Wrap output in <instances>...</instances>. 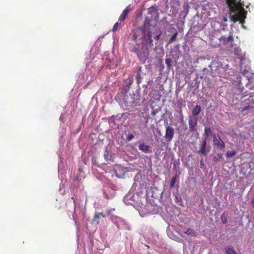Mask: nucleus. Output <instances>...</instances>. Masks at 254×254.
<instances>
[{"label": "nucleus", "instance_id": "nucleus-1", "mask_svg": "<svg viewBox=\"0 0 254 254\" xmlns=\"http://www.w3.org/2000/svg\"><path fill=\"white\" fill-rule=\"evenodd\" d=\"M137 48L134 47L132 49H130V51L135 53L139 61L142 64H144L149 57L148 48L145 44H142L141 46L137 45Z\"/></svg>", "mask_w": 254, "mask_h": 254}, {"label": "nucleus", "instance_id": "nucleus-2", "mask_svg": "<svg viewBox=\"0 0 254 254\" xmlns=\"http://www.w3.org/2000/svg\"><path fill=\"white\" fill-rule=\"evenodd\" d=\"M147 37L150 41H152V35L150 31L146 32L145 27L138 28L135 29L133 31V35L131 37L133 41H136L137 40H140Z\"/></svg>", "mask_w": 254, "mask_h": 254}, {"label": "nucleus", "instance_id": "nucleus-3", "mask_svg": "<svg viewBox=\"0 0 254 254\" xmlns=\"http://www.w3.org/2000/svg\"><path fill=\"white\" fill-rule=\"evenodd\" d=\"M254 93H252L249 95L248 99H245L243 103L242 110L245 111L247 109L252 108L254 106Z\"/></svg>", "mask_w": 254, "mask_h": 254}, {"label": "nucleus", "instance_id": "nucleus-4", "mask_svg": "<svg viewBox=\"0 0 254 254\" xmlns=\"http://www.w3.org/2000/svg\"><path fill=\"white\" fill-rule=\"evenodd\" d=\"M244 6V3H243V5H242V6H238L236 5V7H237V9L233 12H235L237 11H240L237 14L238 19H239L238 21L242 24H243L245 19L246 18V13L247 12L245 10L243 6Z\"/></svg>", "mask_w": 254, "mask_h": 254}, {"label": "nucleus", "instance_id": "nucleus-5", "mask_svg": "<svg viewBox=\"0 0 254 254\" xmlns=\"http://www.w3.org/2000/svg\"><path fill=\"white\" fill-rule=\"evenodd\" d=\"M227 4L228 5L230 10L231 12H234L237 9L236 6H242L243 5L244 2H242L241 0H226Z\"/></svg>", "mask_w": 254, "mask_h": 254}, {"label": "nucleus", "instance_id": "nucleus-6", "mask_svg": "<svg viewBox=\"0 0 254 254\" xmlns=\"http://www.w3.org/2000/svg\"><path fill=\"white\" fill-rule=\"evenodd\" d=\"M174 135V128L170 126L166 127L165 137L166 139L170 141L172 140Z\"/></svg>", "mask_w": 254, "mask_h": 254}, {"label": "nucleus", "instance_id": "nucleus-7", "mask_svg": "<svg viewBox=\"0 0 254 254\" xmlns=\"http://www.w3.org/2000/svg\"><path fill=\"white\" fill-rule=\"evenodd\" d=\"M131 9L129 6H127L122 12V13L119 17V21L120 23L123 22L127 17L128 14L131 11Z\"/></svg>", "mask_w": 254, "mask_h": 254}, {"label": "nucleus", "instance_id": "nucleus-8", "mask_svg": "<svg viewBox=\"0 0 254 254\" xmlns=\"http://www.w3.org/2000/svg\"><path fill=\"white\" fill-rule=\"evenodd\" d=\"M213 143L219 149H222L225 147L224 142L219 137L217 138L215 135L213 136Z\"/></svg>", "mask_w": 254, "mask_h": 254}, {"label": "nucleus", "instance_id": "nucleus-9", "mask_svg": "<svg viewBox=\"0 0 254 254\" xmlns=\"http://www.w3.org/2000/svg\"><path fill=\"white\" fill-rule=\"evenodd\" d=\"M197 125V120L195 118H190L189 121V125L190 130L191 131H193L195 129V127Z\"/></svg>", "mask_w": 254, "mask_h": 254}, {"label": "nucleus", "instance_id": "nucleus-10", "mask_svg": "<svg viewBox=\"0 0 254 254\" xmlns=\"http://www.w3.org/2000/svg\"><path fill=\"white\" fill-rule=\"evenodd\" d=\"M219 40L223 44H227L229 42L232 43L234 41L233 36L232 35H230L228 37L222 36Z\"/></svg>", "mask_w": 254, "mask_h": 254}, {"label": "nucleus", "instance_id": "nucleus-11", "mask_svg": "<svg viewBox=\"0 0 254 254\" xmlns=\"http://www.w3.org/2000/svg\"><path fill=\"white\" fill-rule=\"evenodd\" d=\"M206 139L204 141H203L200 150L197 151V153L200 154H202L204 155H206L208 151L206 150Z\"/></svg>", "mask_w": 254, "mask_h": 254}, {"label": "nucleus", "instance_id": "nucleus-12", "mask_svg": "<svg viewBox=\"0 0 254 254\" xmlns=\"http://www.w3.org/2000/svg\"><path fill=\"white\" fill-rule=\"evenodd\" d=\"M139 149L141 151H143L145 153H150L151 152V151L150 150V147L146 145L144 143H140L138 145Z\"/></svg>", "mask_w": 254, "mask_h": 254}, {"label": "nucleus", "instance_id": "nucleus-13", "mask_svg": "<svg viewBox=\"0 0 254 254\" xmlns=\"http://www.w3.org/2000/svg\"><path fill=\"white\" fill-rule=\"evenodd\" d=\"M106 217L105 215L102 212H96L94 216L92 219L93 222H96L97 224L99 223V221L98 220L100 218V217L105 218Z\"/></svg>", "mask_w": 254, "mask_h": 254}, {"label": "nucleus", "instance_id": "nucleus-14", "mask_svg": "<svg viewBox=\"0 0 254 254\" xmlns=\"http://www.w3.org/2000/svg\"><path fill=\"white\" fill-rule=\"evenodd\" d=\"M142 72V67L141 66H139L137 67V71H136V79L137 80V83L139 84L141 82V73Z\"/></svg>", "mask_w": 254, "mask_h": 254}, {"label": "nucleus", "instance_id": "nucleus-15", "mask_svg": "<svg viewBox=\"0 0 254 254\" xmlns=\"http://www.w3.org/2000/svg\"><path fill=\"white\" fill-rule=\"evenodd\" d=\"M201 111V108L199 105H196L192 110V114L193 116H197Z\"/></svg>", "mask_w": 254, "mask_h": 254}, {"label": "nucleus", "instance_id": "nucleus-16", "mask_svg": "<svg viewBox=\"0 0 254 254\" xmlns=\"http://www.w3.org/2000/svg\"><path fill=\"white\" fill-rule=\"evenodd\" d=\"M212 131L211 129L209 127H205L204 129V135L205 136V138L206 139L207 137L211 136L212 134Z\"/></svg>", "mask_w": 254, "mask_h": 254}, {"label": "nucleus", "instance_id": "nucleus-17", "mask_svg": "<svg viewBox=\"0 0 254 254\" xmlns=\"http://www.w3.org/2000/svg\"><path fill=\"white\" fill-rule=\"evenodd\" d=\"M234 53L235 55L238 56H242V50L241 49L238 47L234 49Z\"/></svg>", "mask_w": 254, "mask_h": 254}, {"label": "nucleus", "instance_id": "nucleus-18", "mask_svg": "<svg viewBox=\"0 0 254 254\" xmlns=\"http://www.w3.org/2000/svg\"><path fill=\"white\" fill-rule=\"evenodd\" d=\"M236 154V152L234 150L227 151L225 155L227 158H230L234 156Z\"/></svg>", "mask_w": 254, "mask_h": 254}, {"label": "nucleus", "instance_id": "nucleus-19", "mask_svg": "<svg viewBox=\"0 0 254 254\" xmlns=\"http://www.w3.org/2000/svg\"><path fill=\"white\" fill-rule=\"evenodd\" d=\"M178 35V32H175L171 37V38L169 40V44H171L174 42L177 39V37Z\"/></svg>", "mask_w": 254, "mask_h": 254}, {"label": "nucleus", "instance_id": "nucleus-20", "mask_svg": "<svg viewBox=\"0 0 254 254\" xmlns=\"http://www.w3.org/2000/svg\"><path fill=\"white\" fill-rule=\"evenodd\" d=\"M226 252L227 254H237L236 252L232 248H226Z\"/></svg>", "mask_w": 254, "mask_h": 254}, {"label": "nucleus", "instance_id": "nucleus-21", "mask_svg": "<svg viewBox=\"0 0 254 254\" xmlns=\"http://www.w3.org/2000/svg\"><path fill=\"white\" fill-rule=\"evenodd\" d=\"M222 154H218L214 156L213 160L214 162H217L220 161L222 159Z\"/></svg>", "mask_w": 254, "mask_h": 254}, {"label": "nucleus", "instance_id": "nucleus-22", "mask_svg": "<svg viewBox=\"0 0 254 254\" xmlns=\"http://www.w3.org/2000/svg\"><path fill=\"white\" fill-rule=\"evenodd\" d=\"M184 233L189 236H194V232L191 228L188 229Z\"/></svg>", "mask_w": 254, "mask_h": 254}, {"label": "nucleus", "instance_id": "nucleus-23", "mask_svg": "<svg viewBox=\"0 0 254 254\" xmlns=\"http://www.w3.org/2000/svg\"><path fill=\"white\" fill-rule=\"evenodd\" d=\"M121 23H120V22H119V21L118 22H116L113 26L112 31L113 32L117 31L118 27L120 26Z\"/></svg>", "mask_w": 254, "mask_h": 254}, {"label": "nucleus", "instance_id": "nucleus-24", "mask_svg": "<svg viewBox=\"0 0 254 254\" xmlns=\"http://www.w3.org/2000/svg\"><path fill=\"white\" fill-rule=\"evenodd\" d=\"M176 182V177H174L172 178L170 182V187L173 188L174 187L175 184Z\"/></svg>", "mask_w": 254, "mask_h": 254}, {"label": "nucleus", "instance_id": "nucleus-25", "mask_svg": "<svg viewBox=\"0 0 254 254\" xmlns=\"http://www.w3.org/2000/svg\"><path fill=\"white\" fill-rule=\"evenodd\" d=\"M231 20L234 22H236L238 21L239 19H238L237 15H232L230 16Z\"/></svg>", "mask_w": 254, "mask_h": 254}, {"label": "nucleus", "instance_id": "nucleus-26", "mask_svg": "<svg viewBox=\"0 0 254 254\" xmlns=\"http://www.w3.org/2000/svg\"><path fill=\"white\" fill-rule=\"evenodd\" d=\"M221 219L223 224H226L227 222V218L224 214L222 215Z\"/></svg>", "mask_w": 254, "mask_h": 254}, {"label": "nucleus", "instance_id": "nucleus-27", "mask_svg": "<svg viewBox=\"0 0 254 254\" xmlns=\"http://www.w3.org/2000/svg\"><path fill=\"white\" fill-rule=\"evenodd\" d=\"M134 137V136L130 134H129L127 137V140L128 141H130L131 140H132Z\"/></svg>", "mask_w": 254, "mask_h": 254}, {"label": "nucleus", "instance_id": "nucleus-28", "mask_svg": "<svg viewBox=\"0 0 254 254\" xmlns=\"http://www.w3.org/2000/svg\"><path fill=\"white\" fill-rule=\"evenodd\" d=\"M115 210V208H112V209H107L106 210V212H107V213L108 215H110V214L114 211Z\"/></svg>", "mask_w": 254, "mask_h": 254}, {"label": "nucleus", "instance_id": "nucleus-29", "mask_svg": "<svg viewBox=\"0 0 254 254\" xmlns=\"http://www.w3.org/2000/svg\"><path fill=\"white\" fill-rule=\"evenodd\" d=\"M171 62V60L169 59H167L165 60V63L168 67L170 66Z\"/></svg>", "mask_w": 254, "mask_h": 254}, {"label": "nucleus", "instance_id": "nucleus-30", "mask_svg": "<svg viewBox=\"0 0 254 254\" xmlns=\"http://www.w3.org/2000/svg\"><path fill=\"white\" fill-rule=\"evenodd\" d=\"M179 165V163H177V162H175L173 164V166L175 168H176L177 166Z\"/></svg>", "mask_w": 254, "mask_h": 254}, {"label": "nucleus", "instance_id": "nucleus-31", "mask_svg": "<svg viewBox=\"0 0 254 254\" xmlns=\"http://www.w3.org/2000/svg\"><path fill=\"white\" fill-rule=\"evenodd\" d=\"M160 36H161V33H160L159 35H157L155 37V39H156V40H158L160 39Z\"/></svg>", "mask_w": 254, "mask_h": 254}, {"label": "nucleus", "instance_id": "nucleus-32", "mask_svg": "<svg viewBox=\"0 0 254 254\" xmlns=\"http://www.w3.org/2000/svg\"><path fill=\"white\" fill-rule=\"evenodd\" d=\"M115 225L117 226V228H118L119 229H120V226H119V224L118 223H117V222H115Z\"/></svg>", "mask_w": 254, "mask_h": 254}, {"label": "nucleus", "instance_id": "nucleus-33", "mask_svg": "<svg viewBox=\"0 0 254 254\" xmlns=\"http://www.w3.org/2000/svg\"><path fill=\"white\" fill-rule=\"evenodd\" d=\"M151 114H152V115H154H154H155V114H156V112H155V110L153 111L152 112V113H151Z\"/></svg>", "mask_w": 254, "mask_h": 254}, {"label": "nucleus", "instance_id": "nucleus-34", "mask_svg": "<svg viewBox=\"0 0 254 254\" xmlns=\"http://www.w3.org/2000/svg\"><path fill=\"white\" fill-rule=\"evenodd\" d=\"M147 22V19H146V20H145V23H144V27H145V26H146V25Z\"/></svg>", "mask_w": 254, "mask_h": 254}, {"label": "nucleus", "instance_id": "nucleus-35", "mask_svg": "<svg viewBox=\"0 0 254 254\" xmlns=\"http://www.w3.org/2000/svg\"><path fill=\"white\" fill-rule=\"evenodd\" d=\"M223 20H224V21H227V18H224L223 19Z\"/></svg>", "mask_w": 254, "mask_h": 254}, {"label": "nucleus", "instance_id": "nucleus-36", "mask_svg": "<svg viewBox=\"0 0 254 254\" xmlns=\"http://www.w3.org/2000/svg\"><path fill=\"white\" fill-rule=\"evenodd\" d=\"M71 199L73 200V202H74V203H75V199H74V198L72 197Z\"/></svg>", "mask_w": 254, "mask_h": 254}, {"label": "nucleus", "instance_id": "nucleus-37", "mask_svg": "<svg viewBox=\"0 0 254 254\" xmlns=\"http://www.w3.org/2000/svg\"><path fill=\"white\" fill-rule=\"evenodd\" d=\"M117 218H118V219H119L120 220H122V219H121V218H120V217H118Z\"/></svg>", "mask_w": 254, "mask_h": 254}, {"label": "nucleus", "instance_id": "nucleus-38", "mask_svg": "<svg viewBox=\"0 0 254 254\" xmlns=\"http://www.w3.org/2000/svg\"><path fill=\"white\" fill-rule=\"evenodd\" d=\"M246 96H247V95H244L242 97L244 98V97H246Z\"/></svg>", "mask_w": 254, "mask_h": 254}, {"label": "nucleus", "instance_id": "nucleus-39", "mask_svg": "<svg viewBox=\"0 0 254 254\" xmlns=\"http://www.w3.org/2000/svg\"><path fill=\"white\" fill-rule=\"evenodd\" d=\"M105 157L106 158L107 157V155H105Z\"/></svg>", "mask_w": 254, "mask_h": 254}]
</instances>
